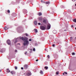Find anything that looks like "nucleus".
Instances as JSON below:
<instances>
[{
	"label": "nucleus",
	"mask_w": 76,
	"mask_h": 76,
	"mask_svg": "<svg viewBox=\"0 0 76 76\" xmlns=\"http://www.w3.org/2000/svg\"><path fill=\"white\" fill-rule=\"evenodd\" d=\"M22 39V40H23V41H24V42L23 43V45H24V46H26V45H28V44H29V41H28V38L26 37H25V38L23 37H22L21 38V37L20 38V39Z\"/></svg>",
	"instance_id": "nucleus-1"
},
{
	"label": "nucleus",
	"mask_w": 76,
	"mask_h": 76,
	"mask_svg": "<svg viewBox=\"0 0 76 76\" xmlns=\"http://www.w3.org/2000/svg\"><path fill=\"white\" fill-rule=\"evenodd\" d=\"M7 42L8 44V45H10V44H11V42H10V40L9 39H8L7 41Z\"/></svg>",
	"instance_id": "nucleus-2"
},
{
	"label": "nucleus",
	"mask_w": 76,
	"mask_h": 76,
	"mask_svg": "<svg viewBox=\"0 0 76 76\" xmlns=\"http://www.w3.org/2000/svg\"><path fill=\"white\" fill-rule=\"evenodd\" d=\"M41 30H45V27L43 26H41Z\"/></svg>",
	"instance_id": "nucleus-3"
},
{
	"label": "nucleus",
	"mask_w": 76,
	"mask_h": 76,
	"mask_svg": "<svg viewBox=\"0 0 76 76\" xmlns=\"http://www.w3.org/2000/svg\"><path fill=\"white\" fill-rule=\"evenodd\" d=\"M24 68L25 69H26L28 68V65H25L24 66Z\"/></svg>",
	"instance_id": "nucleus-4"
},
{
	"label": "nucleus",
	"mask_w": 76,
	"mask_h": 76,
	"mask_svg": "<svg viewBox=\"0 0 76 76\" xmlns=\"http://www.w3.org/2000/svg\"><path fill=\"white\" fill-rule=\"evenodd\" d=\"M47 29H50V25H48Z\"/></svg>",
	"instance_id": "nucleus-5"
},
{
	"label": "nucleus",
	"mask_w": 76,
	"mask_h": 76,
	"mask_svg": "<svg viewBox=\"0 0 76 76\" xmlns=\"http://www.w3.org/2000/svg\"><path fill=\"white\" fill-rule=\"evenodd\" d=\"M11 73L12 75H14L15 74V71H11Z\"/></svg>",
	"instance_id": "nucleus-6"
},
{
	"label": "nucleus",
	"mask_w": 76,
	"mask_h": 76,
	"mask_svg": "<svg viewBox=\"0 0 76 76\" xmlns=\"http://www.w3.org/2000/svg\"><path fill=\"white\" fill-rule=\"evenodd\" d=\"M27 76H31V73L28 72L27 73Z\"/></svg>",
	"instance_id": "nucleus-7"
},
{
	"label": "nucleus",
	"mask_w": 76,
	"mask_h": 76,
	"mask_svg": "<svg viewBox=\"0 0 76 76\" xmlns=\"http://www.w3.org/2000/svg\"><path fill=\"white\" fill-rule=\"evenodd\" d=\"M34 24L35 25H37V22L36 21H35L34 22Z\"/></svg>",
	"instance_id": "nucleus-8"
},
{
	"label": "nucleus",
	"mask_w": 76,
	"mask_h": 76,
	"mask_svg": "<svg viewBox=\"0 0 76 76\" xmlns=\"http://www.w3.org/2000/svg\"><path fill=\"white\" fill-rule=\"evenodd\" d=\"M4 30H6L7 29H8V28H7V27H5L4 28Z\"/></svg>",
	"instance_id": "nucleus-9"
},
{
	"label": "nucleus",
	"mask_w": 76,
	"mask_h": 76,
	"mask_svg": "<svg viewBox=\"0 0 76 76\" xmlns=\"http://www.w3.org/2000/svg\"><path fill=\"white\" fill-rule=\"evenodd\" d=\"M43 22L44 23H46V20H45V19L43 20Z\"/></svg>",
	"instance_id": "nucleus-10"
},
{
	"label": "nucleus",
	"mask_w": 76,
	"mask_h": 76,
	"mask_svg": "<svg viewBox=\"0 0 76 76\" xmlns=\"http://www.w3.org/2000/svg\"><path fill=\"white\" fill-rule=\"evenodd\" d=\"M40 73H41V75H43V72H42V71L41 70L40 72Z\"/></svg>",
	"instance_id": "nucleus-11"
},
{
	"label": "nucleus",
	"mask_w": 76,
	"mask_h": 76,
	"mask_svg": "<svg viewBox=\"0 0 76 76\" xmlns=\"http://www.w3.org/2000/svg\"><path fill=\"white\" fill-rule=\"evenodd\" d=\"M39 16H41L42 15V13L41 12L39 13Z\"/></svg>",
	"instance_id": "nucleus-12"
},
{
	"label": "nucleus",
	"mask_w": 76,
	"mask_h": 76,
	"mask_svg": "<svg viewBox=\"0 0 76 76\" xmlns=\"http://www.w3.org/2000/svg\"><path fill=\"white\" fill-rule=\"evenodd\" d=\"M7 72H8V73L10 72V71L9 70V69H7Z\"/></svg>",
	"instance_id": "nucleus-13"
},
{
	"label": "nucleus",
	"mask_w": 76,
	"mask_h": 76,
	"mask_svg": "<svg viewBox=\"0 0 76 76\" xmlns=\"http://www.w3.org/2000/svg\"><path fill=\"white\" fill-rule=\"evenodd\" d=\"M34 30L35 31V32L37 33L38 32V31L37 29H34Z\"/></svg>",
	"instance_id": "nucleus-14"
},
{
	"label": "nucleus",
	"mask_w": 76,
	"mask_h": 76,
	"mask_svg": "<svg viewBox=\"0 0 76 76\" xmlns=\"http://www.w3.org/2000/svg\"><path fill=\"white\" fill-rule=\"evenodd\" d=\"M53 32L54 34H56V32L55 30H54L53 31Z\"/></svg>",
	"instance_id": "nucleus-15"
},
{
	"label": "nucleus",
	"mask_w": 76,
	"mask_h": 76,
	"mask_svg": "<svg viewBox=\"0 0 76 76\" xmlns=\"http://www.w3.org/2000/svg\"><path fill=\"white\" fill-rule=\"evenodd\" d=\"M46 4H50V2H46Z\"/></svg>",
	"instance_id": "nucleus-16"
},
{
	"label": "nucleus",
	"mask_w": 76,
	"mask_h": 76,
	"mask_svg": "<svg viewBox=\"0 0 76 76\" xmlns=\"http://www.w3.org/2000/svg\"><path fill=\"white\" fill-rule=\"evenodd\" d=\"M73 22H76V19H74Z\"/></svg>",
	"instance_id": "nucleus-17"
},
{
	"label": "nucleus",
	"mask_w": 76,
	"mask_h": 76,
	"mask_svg": "<svg viewBox=\"0 0 76 76\" xmlns=\"http://www.w3.org/2000/svg\"><path fill=\"white\" fill-rule=\"evenodd\" d=\"M45 69H46L47 70V69H48V66H47V67L45 66Z\"/></svg>",
	"instance_id": "nucleus-18"
},
{
	"label": "nucleus",
	"mask_w": 76,
	"mask_h": 76,
	"mask_svg": "<svg viewBox=\"0 0 76 76\" xmlns=\"http://www.w3.org/2000/svg\"><path fill=\"white\" fill-rule=\"evenodd\" d=\"M72 55H75V53H72Z\"/></svg>",
	"instance_id": "nucleus-19"
},
{
	"label": "nucleus",
	"mask_w": 76,
	"mask_h": 76,
	"mask_svg": "<svg viewBox=\"0 0 76 76\" xmlns=\"http://www.w3.org/2000/svg\"><path fill=\"white\" fill-rule=\"evenodd\" d=\"M42 19H41V18H39V20H41Z\"/></svg>",
	"instance_id": "nucleus-20"
},
{
	"label": "nucleus",
	"mask_w": 76,
	"mask_h": 76,
	"mask_svg": "<svg viewBox=\"0 0 76 76\" xmlns=\"http://www.w3.org/2000/svg\"><path fill=\"white\" fill-rule=\"evenodd\" d=\"M7 12L8 13H10V10H8Z\"/></svg>",
	"instance_id": "nucleus-21"
},
{
	"label": "nucleus",
	"mask_w": 76,
	"mask_h": 76,
	"mask_svg": "<svg viewBox=\"0 0 76 76\" xmlns=\"http://www.w3.org/2000/svg\"><path fill=\"white\" fill-rule=\"evenodd\" d=\"M15 68L16 70L18 69V67H17V66H15Z\"/></svg>",
	"instance_id": "nucleus-22"
},
{
	"label": "nucleus",
	"mask_w": 76,
	"mask_h": 76,
	"mask_svg": "<svg viewBox=\"0 0 76 76\" xmlns=\"http://www.w3.org/2000/svg\"><path fill=\"white\" fill-rule=\"evenodd\" d=\"M47 57H48V58H50V57H50V56L48 55L47 56Z\"/></svg>",
	"instance_id": "nucleus-23"
},
{
	"label": "nucleus",
	"mask_w": 76,
	"mask_h": 76,
	"mask_svg": "<svg viewBox=\"0 0 76 76\" xmlns=\"http://www.w3.org/2000/svg\"><path fill=\"white\" fill-rule=\"evenodd\" d=\"M58 72H56V75H58Z\"/></svg>",
	"instance_id": "nucleus-24"
},
{
	"label": "nucleus",
	"mask_w": 76,
	"mask_h": 76,
	"mask_svg": "<svg viewBox=\"0 0 76 76\" xmlns=\"http://www.w3.org/2000/svg\"><path fill=\"white\" fill-rule=\"evenodd\" d=\"M33 50L34 51H35V48H34L33 49Z\"/></svg>",
	"instance_id": "nucleus-25"
},
{
	"label": "nucleus",
	"mask_w": 76,
	"mask_h": 76,
	"mask_svg": "<svg viewBox=\"0 0 76 76\" xmlns=\"http://www.w3.org/2000/svg\"><path fill=\"white\" fill-rule=\"evenodd\" d=\"M38 24L39 25H41V23H38Z\"/></svg>",
	"instance_id": "nucleus-26"
},
{
	"label": "nucleus",
	"mask_w": 76,
	"mask_h": 76,
	"mask_svg": "<svg viewBox=\"0 0 76 76\" xmlns=\"http://www.w3.org/2000/svg\"><path fill=\"white\" fill-rule=\"evenodd\" d=\"M31 39H29V41H31Z\"/></svg>",
	"instance_id": "nucleus-27"
},
{
	"label": "nucleus",
	"mask_w": 76,
	"mask_h": 76,
	"mask_svg": "<svg viewBox=\"0 0 76 76\" xmlns=\"http://www.w3.org/2000/svg\"><path fill=\"white\" fill-rule=\"evenodd\" d=\"M26 36H27V37H28V34H26Z\"/></svg>",
	"instance_id": "nucleus-28"
},
{
	"label": "nucleus",
	"mask_w": 76,
	"mask_h": 76,
	"mask_svg": "<svg viewBox=\"0 0 76 76\" xmlns=\"http://www.w3.org/2000/svg\"><path fill=\"white\" fill-rule=\"evenodd\" d=\"M18 41H16L15 42V44H16V42H17Z\"/></svg>",
	"instance_id": "nucleus-29"
},
{
	"label": "nucleus",
	"mask_w": 76,
	"mask_h": 76,
	"mask_svg": "<svg viewBox=\"0 0 76 76\" xmlns=\"http://www.w3.org/2000/svg\"><path fill=\"white\" fill-rule=\"evenodd\" d=\"M64 73H65L66 75H67V73L66 72H64Z\"/></svg>",
	"instance_id": "nucleus-30"
},
{
	"label": "nucleus",
	"mask_w": 76,
	"mask_h": 76,
	"mask_svg": "<svg viewBox=\"0 0 76 76\" xmlns=\"http://www.w3.org/2000/svg\"><path fill=\"white\" fill-rule=\"evenodd\" d=\"M72 38H73L72 37H71V39L70 40L71 41H72Z\"/></svg>",
	"instance_id": "nucleus-31"
},
{
	"label": "nucleus",
	"mask_w": 76,
	"mask_h": 76,
	"mask_svg": "<svg viewBox=\"0 0 76 76\" xmlns=\"http://www.w3.org/2000/svg\"><path fill=\"white\" fill-rule=\"evenodd\" d=\"M1 53H3V50H1Z\"/></svg>",
	"instance_id": "nucleus-32"
},
{
	"label": "nucleus",
	"mask_w": 76,
	"mask_h": 76,
	"mask_svg": "<svg viewBox=\"0 0 76 76\" xmlns=\"http://www.w3.org/2000/svg\"><path fill=\"white\" fill-rule=\"evenodd\" d=\"M25 54H27V52H26Z\"/></svg>",
	"instance_id": "nucleus-33"
},
{
	"label": "nucleus",
	"mask_w": 76,
	"mask_h": 76,
	"mask_svg": "<svg viewBox=\"0 0 76 76\" xmlns=\"http://www.w3.org/2000/svg\"><path fill=\"white\" fill-rule=\"evenodd\" d=\"M21 69H22V70H23V67H21Z\"/></svg>",
	"instance_id": "nucleus-34"
},
{
	"label": "nucleus",
	"mask_w": 76,
	"mask_h": 76,
	"mask_svg": "<svg viewBox=\"0 0 76 76\" xmlns=\"http://www.w3.org/2000/svg\"><path fill=\"white\" fill-rule=\"evenodd\" d=\"M52 46H53V47H54V46H55V45H52Z\"/></svg>",
	"instance_id": "nucleus-35"
},
{
	"label": "nucleus",
	"mask_w": 76,
	"mask_h": 76,
	"mask_svg": "<svg viewBox=\"0 0 76 76\" xmlns=\"http://www.w3.org/2000/svg\"><path fill=\"white\" fill-rule=\"evenodd\" d=\"M38 61V59H37L36 60V61Z\"/></svg>",
	"instance_id": "nucleus-36"
},
{
	"label": "nucleus",
	"mask_w": 76,
	"mask_h": 76,
	"mask_svg": "<svg viewBox=\"0 0 76 76\" xmlns=\"http://www.w3.org/2000/svg\"><path fill=\"white\" fill-rule=\"evenodd\" d=\"M15 52L16 53V52H17V50H15Z\"/></svg>",
	"instance_id": "nucleus-37"
},
{
	"label": "nucleus",
	"mask_w": 76,
	"mask_h": 76,
	"mask_svg": "<svg viewBox=\"0 0 76 76\" xmlns=\"http://www.w3.org/2000/svg\"><path fill=\"white\" fill-rule=\"evenodd\" d=\"M43 2V1H42V0L41 1V2Z\"/></svg>",
	"instance_id": "nucleus-38"
},
{
	"label": "nucleus",
	"mask_w": 76,
	"mask_h": 76,
	"mask_svg": "<svg viewBox=\"0 0 76 76\" xmlns=\"http://www.w3.org/2000/svg\"><path fill=\"white\" fill-rule=\"evenodd\" d=\"M45 51H47V50L45 49Z\"/></svg>",
	"instance_id": "nucleus-39"
},
{
	"label": "nucleus",
	"mask_w": 76,
	"mask_h": 76,
	"mask_svg": "<svg viewBox=\"0 0 76 76\" xmlns=\"http://www.w3.org/2000/svg\"><path fill=\"white\" fill-rule=\"evenodd\" d=\"M64 75V73H63V75Z\"/></svg>",
	"instance_id": "nucleus-40"
},
{
	"label": "nucleus",
	"mask_w": 76,
	"mask_h": 76,
	"mask_svg": "<svg viewBox=\"0 0 76 76\" xmlns=\"http://www.w3.org/2000/svg\"><path fill=\"white\" fill-rule=\"evenodd\" d=\"M73 25L72 26V27H73Z\"/></svg>",
	"instance_id": "nucleus-41"
},
{
	"label": "nucleus",
	"mask_w": 76,
	"mask_h": 76,
	"mask_svg": "<svg viewBox=\"0 0 76 76\" xmlns=\"http://www.w3.org/2000/svg\"><path fill=\"white\" fill-rule=\"evenodd\" d=\"M66 31V30H64V31Z\"/></svg>",
	"instance_id": "nucleus-42"
},
{
	"label": "nucleus",
	"mask_w": 76,
	"mask_h": 76,
	"mask_svg": "<svg viewBox=\"0 0 76 76\" xmlns=\"http://www.w3.org/2000/svg\"><path fill=\"white\" fill-rule=\"evenodd\" d=\"M24 75H25V73H24Z\"/></svg>",
	"instance_id": "nucleus-43"
},
{
	"label": "nucleus",
	"mask_w": 76,
	"mask_h": 76,
	"mask_svg": "<svg viewBox=\"0 0 76 76\" xmlns=\"http://www.w3.org/2000/svg\"><path fill=\"white\" fill-rule=\"evenodd\" d=\"M75 6H76V4H75Z\"/></svg>",
	"instance_id": "nucleus-44"
},
{
	"label": "nucleus",
	"mask_w": 76,
	"mask_h": 76,
	"mask_svg": "<svg viewBox=\"0 0 76 76\" xmlns=\"http://www.w3.org/2000/svg\"><path fill=\"white\" fill-rule=\"evenodd\" d=\"M75 0H74V1H75Z\"/></svg>",
	"instance_id": "nucleus-45"
},
{
	"label": "nucleus",
	"mask_w": 76,
	"mask_h": 76,
	"mask_svg": "<svg viewBox=\"0 0 76 76\" xmlns=\"http://www.w3.org/2000/svg\"><path fill=\"white\" fill-rule=\"evenodd\" d=\"M20 44V43H19V44Z\"/></svg>",
	"instance_id": "nucleus-46"
},
{
	"label": "nucleus",
	"mask_w": 76,
	"mask_h": 76,
	"mask_svg": "<svg viewBox=\"0 0 76 76\" xmlns=\"http://www.w3.org/2000/svg\"><path fill=\"white\" fill-rule=\"evenodd\" d=\"M0 72H1V71L0 70Z\"/></svg>",
	"instance_id": "nucleus-47"
},
{
	"label": "nucleus",
	"mask_w": 76,
	"mask_h": 76,
	"mask_svg": "<svg viewBox=\"0 0 76 76\" xmlns=\"http://www.w3.org/2000/svg\"><path fill=\"white\" fill-rule=\"evenodd\" d=\"M75 38L76 39V37H75Z\"/></svg>",
	"instance_id": "nucleus-48"
},
{
	"label": "nucleus",
	"mask_w": 76,
	"mask_h": 76,
	"mask_svg": "<svg viewBox=\"0 0 76 76\" xmlns=\"http://www.w3.org/2000/svg\"><path fill=\"white\" fill-rule=\"evenodd\" d=\"M72 1H73V0H72Z\"/></svg>",
	"instance_id": "nucleus-49"
}]
</instances>
